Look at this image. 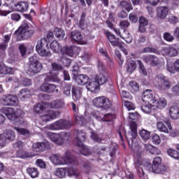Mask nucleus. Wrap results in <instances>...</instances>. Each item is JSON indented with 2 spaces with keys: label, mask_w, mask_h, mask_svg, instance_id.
I'll return each mask as SVG.
<instances>
[{
  "label": "nucleus",
  "mask_w": 179,
  "mask_h": 179,
  "mask_svg": "<svg viewBox=\"0 0 179 179\" xmlns=\"http://www.w3.org/2000/svg\"><path fill=\"white\" fill-rule=\"evenodd\" d=\"M31 29L29 26V24L24 21L22 25L15 31L16 36H18V40H23V38H29L34 34V29H36V24H33L31 25Z\"/></svg>",
  "instance_id": "obj_1"
},
{
  "label": "nucleus",
  "mask_w": 179,
  "mask_h": 179,
  "mask_svg": "<svg viewBox=\"0 0 179 179\" xmlns=\"http://www.w3.org/2000/svg\"><path fill=\"white\" fill-rule=\"evenodd\" d=\"M48 82H54L55 83H58V82H59V80L57 76L47 77L46 78H45L44 82L40 87V90H41V92L49 94L54 93V92L58 93L59 92V90L57 89V85L55 84H51Z\"/></svg>",
  "instance_id": "obj_2"
},
{
  "label": "nucleus",
  "mask_w": 179,
  "mask_h": 179,
  "mask_svg": "<svg viewBox=\"0 0 179 179\" xmlns=\"http://www.w3.org/2000/svg\"><path fill=\"white\" fill-rule=\"evenodd\" d=\"M36 51L40 57L44 58H50V57L52 55L48 47V42H47V39L45 38H41L40 41H37Z\"/></svg>",
  "instance_id": "obj_3"
},
{
  "label": "nucleus",
  "mask_w": 179,
  "mask_h": 179,
  "mask_svg": "<svg viewBox=\"0 0 179 179\" xmlns=\"http://www.w3.org/2000/svg\"><path fill=\"white\" fill-rule=\"evenodd\" d=\"M43 69V64L38 61L36 56H31L29 58L27 73L29 75H36L40 73Z\"/></svg>",
  "instance_id": "obj_4"
},
{
  "label": "nucleus",
  "mask_w": 179,
  "mask_h": 179,
  "mask_svg": "<svg viewBox=\"0 0 179 179\" xmlns=\"http://www.w3.org/2000/svg\"><path fill=\"white\" fill-rule=\"evenodd\" d=\"M47 136L52 141V142H54V143H56V145H62L64 143V141H68L69 140V136H71V134L63 132L61 134H57L51 132L47 133Z\"/></svg>",
  "instance_id": "obj_5"
},
{
  "label": "nucleus",
  "mask_w": 179,
  "mask_h": 179,
  "mask_svg": "<svg viewBox=\"0 0 179 179\" xmlns=\"http://www.w3.org/2000/svg\"><path fill=\"white\" fill-rule=\"evenodd\" d=\"M149 171H152L155 174H160L161 173H164L166 170V166L162 164V157H156L154 158L152 162V165H149Z\"/></svg>",
  "instance_id": "obj_6"
},
{
  "label": "nucleus",
  "mask_w": 179,
  "mask_h": 179,
  "mask_svg": "<svg viewBox=\"0 0 179 179\" xmlns=\"http://www.w3.org/2000/svg\"><path fill=\"white\" fill-rule=\"evenodd\" d=\"M92 103L97 108H104V110H108L113 106L110 100L106 96L96 97L93 99Z\"/></svg>",
  "instance_id": "obj_7"
},
{
  "label": "nucleus",
  "mask_w": 179,
  "mask_h": 179,
  "mask_svg": "<svg viewBox=\"0 0 179 179\" xmlns=\"http://www.w3.org/2000/svg\"><path fill=\"white\" fill-rule=\"evenodd\" d=\"M72 127V122L69 120H59L50 125V129L52 131H61L69 129Z\"/></svg>",
  "instance_id": "obj_8"
},
{
  "label": "nucleus",
  "mask_w": 179,
  "mask_h": 179,
  "mask_svg": "<svg viewBox=\"0 0 179 179\" xmlns=\"http://www.w3.org/2000/svg\"><path fill=\"white\" fill-rule=\"evenodd\" d=\"M130 130L131 131L127 134L126 138L129 145L134 146V142H135L138 136V126L136 125V122H130Z\"/></svg>",
  "instance_id": "obj_9"
},
{
  "label": "nucleus",
  "mask_w": 179,
  "mask_h": 179,
  "mask_svg": "<svg viewBox=\"0 0 179 179\" xmlns=\"http://www.w3.org/2000/svg\"><path fill=\"white\" fill-rule=\"evenodd\" d=\"M157 78L162 83L161 85H158V89H159L160 90H167L170 89V87H171L170 80L164 75L158 74L157 76Z\"/></svg>",
  "instance_id": "obj_10"
},
{
  "label": "nucleus",
  "mask_w": 179,
  "mask_h": 179,
  "mask_svg": "<svg viewBox=\"0 0 179 179\" xmlns=\"http://www.w3.org/2000/svg\"><path fill=\"white\" fill-rule=\"evenodd\" d=\"M46 113H48L40 116V119L43 122H48V121L55 120V118L59 117V111L58 110H50L48 109Z\"/></svg>",
  "instance_id": "obj_11"
},
{
  "label": "nucleus",
  "mask_w": 179,
  "mask_h": 179,
  "mask_svg": "<svg viewBox=\"0 0 179 179\" xmlns=\"http://www.w3.org/2000/svg\"><path fill=\"white\" fill-rule=\"evenodd\" d=\"M143 61L148 64V65H150V66H157L159 64H160V60L157 56L153 55H148L147 56H144L143 57Z\"/></svg>",
  "instance_id": "obj_12"
},
{
  "label": "nucleus",
  "mask_w": 179,
  "mask_h": 179,
  "mask_svg": "<svg viewBox=\"0 0 179 179\" xmlns=\"http://www.w3.org/2000/svg\"><path fill=\"white\" fill-rule=\"evenodd\" d=\"M142 100L145 103H150V104H155L156 103L155 95L150 90H147L143 93Z\"/></svg>",
  "instance_id": "obj_13"
},
{
  "label": "nucleus",
  "mask_w": 179,
  "mask_h": 179,
  "mask_svg": "<svg viewBox=\"0 0 179 179\" xmlns=\"http://www.w3.org/2000/svg\"><path fill=\"white\" fill-rule=\"evenodd\" d=\"M48 108H50V103H39L34 106V111L36 114H43L48 111Z\"/></svg>",
  "instance_id": "obj_14"
},
{
  "label": "nucleus",
  "mask_w": 179,
  "mask_h": 179,
  "mask_svg": "<svg viewBox=\"0 0 179 179\" xmlns=\"http://www.w3.org/2000/svg\"><path fill=\"white\" fill-rule=\"evenodd\" d=\"M71 37L73 41L78 43V44H87V42L83 40V36L79 31H73L71 33Z\"/></svg>",
  "instance_id": "obj_15"
},
{
  "label": "nucleus",
  "mask_w": 179,
  "mask_h": 179,
  "mask_svg": "<svg viewBox=\"0 0 179 179\" xmlns=\"http://www.w3.org/2000/svg\"><path fill=\"white\" fill-rule=\"evenodd\" d=\"M0 111L5 114L10 121H15V109L13 108L3 107L0 109Z\"/></svg>",
  "instance_id": "obj_16"
},
{
  "label": "nucleus",
  "mask_w": 179,
  "mask_h": 179,
  "mask_svg": "<svg viewBox=\"0 0 179 179\" xmlns=\"http://www.w3.org/2000/svg\"><path fill=\"white\" fill-rule=\"evenodd\" d=\"M48 148H50V143L48 142L36 143L32 145L34 152H44Z\"/></svg>",
  "instance_id": "obj_17"
},
{
  "label": "nucleus",
  "mask_w": 179,
  "mask_h": 179,
  "mask_svg": "<svg viewBox=\"0 0 179 179\" xmlns=\"http://www.w3.org/2000/svg\"><path fill=\"white\" fill-rule=\"evenodd\" d=\"M74 79L76 83L80 86H85V85H87L90 80L87 76L83 74L77 75Z\"/></svg>",
  "instance_id": "obj_18"
},
{
  "label": "nucleus",
  "mask_w": 179,
  "mask_h": 179,
  "mask_svg": "<svg viewBox=\"0 0 179 179\" xmlns=\"http://www.w3.org/2000/svg\"><path fill=\"white\" fill-rule=\"evenodd\" d=\"M169 15V8L166 6H160L157 8V16L159 19L164 20Z\"/></svg>",
  "instance_id": "obj_19"
},
{
  "label": "nucleus",
  "mask_w": 179,
  "mask_h": 179,
  "mask_svg": "<svg viewBox=\"0 0 179 179\" xmlns=\"http://www.w3.org/2000/svg\"><path fill=\"white\" fill-rule=\"evenodd\" d=\"M162 52L164 55H168V57H177L178 55V51L176 48L168 46L162 50Z\"/></svg>",
  "instance_id": "obj_20"
},
{
  "label": "nucleus",
  "mask_w": 179,
  "mask_h": 179,
  "mask_svg": "<svg viewBox=\"0 0 179 179\" xmlns=\"http://www.w3.org/2000/svg\"><path fill=\"white\" fill-rule=\"evenodd\" d=\"M50 162L55 164L56 166H62L65 164V161L62 160V157L57 154L52 155L49 157Z\"/></svg>",
  "instance_id": "obj_21"
},
{
  "label": "nucleus",
  "mask_w": 179,
  "mask_h": 179,
  "mask_svg": "<svg viewBox=\"0 0 179 179\" xmlns=\"http://www.w3.org/2000/svg\"><path fill=\"white\" fill-rule=\"evenodd\" d=\"M83 90L79 87H73L71 90L72 97L74 101H78L82 97Z\"/></svg>",
  "instance_id": "obj_22"
},
{
  "label": "nucleus",
  "mask_w": 179,
  "mask_h": 179,
  "mask_svg": "<svg viewBox=\"0 0 179 179\" xmlns=\"http://www.w3.org/2000/svg\"><path fill=\"white\" fill-rule=\"evenodd\" d=\"M86 87L87 90L90 92H92V93H97L99 92V84L94 80H89L88 83L86 85Z\"/></svg>",
  "instance_id": "obj_23"
},
{
  "label": "nucleus",
  "mask_w": 179,
  "mask_h": 179,
  "mask_svg": "<svg viewBox=\"0 0 179 179\" xmlns=\"http://www.w3.org/2000/svg\"><path fill=\"white\" fill-rule=\"evenodd\" d=\"M76 136L75 140L76 145H79V143H83L86 141V133L77 130L76 131Z\"/></svg>",
  "instance_id": "obj_24"
},
{
  "label": "nucleus",
  "mask_w": 179,
  "mask_h": 179,
  "mask_svg": "<svg viewBox=\"0 0 179 179\" xmlns=\"http://www.w3.org/2000/svg\"><path fill=\"white\" fill-rule=\"evenodd\" d=\"M107 37H108L110 44L113 47H120V48H121V47H122V44H121V42H120V41H118V39H117L115 36L111 34V33L108 32Z\"/></svg>",
  "instance_id": "obj_25"
},
{
  "label": "nucleus",
  "mask_w": 179,
  "mask_h": 179,
  "mask_svg": "<svg viewBox=\"0 0 179 179\" xmlns=\"http://www.w3.org/2000/svg\"><path fill=\"white\" fill-rule=\"evenodd\" d=\"M13 73H15V69L8 67L0 62V74L13 75Z\"/></svg>",
  "instance_id": "obj_26"
},
{
  "label": "nucleus",
  "mask_w": 179,
  "mask_h": 179,
  "mask_svg": "<svg viewBox=\"0 0 179 179\" xmlns=\"http://www.w3.org/2000/svg\"><path fill=\"white\" fill-rule=\"evenodd\" d=\"M64 107H65L64 99H57L49 103V108H64Z\"/></svg>",
  "instance_id": "obj_27"
},
{
  "label": "nucleus",
  "mask_w": 179,
  "mask_h": 179,
  "mask_svg": "<svg viewBox=\"0 0 179 179\" xmlns=\"http://www.w3.org/2000/svg\"><path fill=\"white\" fill-rule=\"evenodd\" d=\"M76 145L79 152L83 155V156H89V155H90V150H89L83 143H80Z\"/></svg>",
  "instance_id": "obj_28"
},
{
  "label": "nucleus",
  "mask_w": 179,
  "mask_h": 179,
  "mask_svg": "<svg viewBox=\"0 0 179 179\" xmlns=\"http://www.w3.org/2000/svg\"><path fill=\"white\" fill-rule=\"evenodd\" d=\"M3 134L5 135L8 142H13V141L16 139V134H15V131L10 129H6L3 132Z\"/></svg>",
  "instance_id": "obj_29"
},
{
  "label": "nucleus",
  "mask_w": 179,
  "mask_h": 179,
  "mask_svg": "<svg viewBox=\"0 0 179 179\" xmlns=\"http://www.w3.org/2000/svg\"><path fill=\"white\" fill-rule=\"evenodd\" d=\"M17 12H26L29 9V3L26 1H19L15 5Z\"/></svg>",
  "instance_id": "obj_30"
},
{
  "label": "nucleus",
  "mask_w": 179,
  "mask_h": 179,
  "mask_svg": "<svg viewBox=\"0 0 179 179\" xmlns=\"http://www.w3.org/2000/svg\"><path fill=\"white\" fill-rule=\"evenodd\" d=\"M169 114L172 120H178L179 118V108L177 106H171L169 108Z\"/></svg>",
  "instance_id": "obj_31"
},
{
  "label": "nucleus",
  "mask_w": 179,
  "mask_h": 179,
  "mask_svg": "<svg viewBox=\"0 0 179 179\" xmlns=\"http://www.w3.org/2000/svg\"><path fill=\"white\" fill-rule=\"evenodd\" d=\"M94 81L100 86L107 83V77H106L104 73H100L95 76Z\"/></svg>",
  "instance_id": "obj_32"
},
{
  "label": "nucleus",
  "mask_w": 179,
  "mask_h": 179,
  "mask_svg": "<svg viewBox=\"0 0 179 179\" xmlns=\"http://www.w3.org/2000/svg\"><path fill=\"white\" fill-rule=\"evenodd\" d=\"M30 96H31V92L28 89H22L19 94L18 96L21 100H26V99H30Z\"/></svg>",
  "instance_id": "obj_33"
},
{
  "label": "nucleus",
  "mask_w": 179,
  "mask_h": 179,
  "mask_svg": "<svg viewBox=\"0 0 179 179\" xmlns=\"http://www.w3.org/2000/svg\"><path fill=\"white\" fill-rule=\"evenodd\" d=\"M145 148L147 152H149L152 155H160V150L152 145L146 144L145 145Z\"/></svg>",
  "instance_id": "obj_34"
},
{
  "label": "nucleus",
  "mask_w": 179,
  "mask_h": 179,
  "mask_svg": "<svg viewBox=\"0 0 179 179\" xmlns=\"http://www.w3.org/2000/svg\"><path fill=\"white\" fill-rule=\"evenodd\" d=\"M165 124H166L169 131L170 136H172L173 138H176L178 135V130L174 129L171 130V123H170V120L169 119H165L164 120Z\"/></svg>",
  "instance_id": "obj_35"
},
{
  "label": "nucleus",
  "mask_w": 179,
  "mask_h": 179,
  "mask_svg": "<svg viewBox=\"0 0 179 179\" xmlns=\"http://www.w3.org/2000/svg\"><path fill=\"white\" fill-rule=\"evenodd\" d=\"M50 48L54 52H61V51H62V48L57 41H53L50 43Z\"/></svg>",
  "instance_id": "obj_36"
},
{
  "label": "nucleus",
  "mask_w": 179,
  "mask_h": 179,
  "mask_svg": "<svg viewBox=\"0 0 179 179\" xmlns=\"http://www.w3.org/2000/svg\"><path fill=\"white\" fill-rule=\"evenodd\" d=\"M153 103H146L141 106V110L145 114H150L152 113V107H154Z\"/></svg>",
  "instance_id": "obj_37"
},
{
  "label": "nucleus",
  "mask_w": 179,
  "mask_h": 179,
  "mask_svg": "<svg viewBox=\"0 0 179 179\" xmlns=\"http://www.w3.org/2000/svg\"><path fill=\"white\" fill-rule=\"evenodd\" d=\"M137 64H138V71L139 73L141 75H143V76H148V71L146 70V68L145 67V65L141 60H137Z\"/></svg>",
  "instance_id": "obj_38"
},
{
  "label": "nucleus",
  "mask_w": 179,
  "mask_h": 179,
  "mask_svg": "<svg viewBox=\"0 0 179 179\" xmlns=\"http://www.w3.org/2000/svg\"><path fill=\"white\" fill-rule=\"evenodd\" d=\"M135 69H136V62L134 60H130L127 62V72L129 73H132V72H134Z\"/></svg>",
  "instance_id": "obj_39"
},
{
  "label": "nucleus",
  "mask_w": 179,
  "mask_h": 179,
  "mask_svg": "<svg viewBox=\"0 0 179 179\" xmlns=\"http://www.w3.org/2000/svg\"><path fill=\"white\" fill-rule=\"evenodd\" d=\"M154 107H157V108H164L167 106V102L164 98L159 99V101H156L155 103H153Z\"/></svg>",
  "instance_id": "obj_40"
},
{
  "label": "nucleus",
  "mask_w": 179,
  "mask_h": 179,
  "mask_svg": "<svg viewBox=\"0 0 179 179\" xmlns=\"http://www.w3.org/2000/svg\"><path fill=\"white\" fill-rule=\"evenodd\" d=\"M27 172L31 178H37L38 177V170L37 168H28Z\"/></svg>",
  "instance_id": "obj_41"
},
{
  "label": "nucleus",
  "mask_w": 179,
  "mask_h": 179,
  "mask_svg": "<svg viewBox=\"0 0 179 179\" xmlns=\"http://www.w3.org/2000/svg\"><path fill=\"white\" fill-rule=\"evenodd\" d=\"M139 135L143 141H149L150 138V131L146 129H142L139 131Z\"/></svg>",
  "instance_id": "obj_42"
},
{
  "label": "nucleus",
  "mask_w": 179,
  "mask_h": 179,
  "mask_svg": "<svg viewBox=\"0 0 179 179\" xmlns=\"http://www.w3.org/2000/svg\"><path fill=\"white\" fill-rule=\"evenodd\" d=\"M55 175H56L57 177H59V178H64V177L66 176V169L60 168L56 169Z\"/></svg>",
  "instance_id": "obj_43"
},
{
  "label": "nucleus",
  "mask_w": 179,
  "mask_h": 179,
  "mask_svg": "<svg viewBox=\"0 0 179 179\" xmlns=\"http://www.w3.org/2000/svg\"><path fill=\"white\" fill-rule=\"evenodd\" d=\"M167 153L169 156L173 157L175 160H179V152L177 150L169 148L167 150Z\"/></svg>",
  "instance_id": "obj_44"
},
{
  "label": "nucleus",
  "mask_w": 179,
  "mask_h": 179,
  "mask_svg": "<svg viewBox=\"0 0 179 179\" xmlns=\"http://www.w3.org/2000/svg\"><path fill=\"white\" fill-rule=\"evenodd\" d=\"M76 50H78V47L76 46H69L66 48L65 53L66 55H69V57H73Z\"/></svg>",
  "instance_id": "obj_45"
},
{
  "label": "nucleus",
  "mask_w": 179,
  "mask_h": 179,
  "mask_svg": "<svg viewBox=\"0 0 179 179\" xmlns=\"http://www.w3.org/2000/svg\"><path fill=\"white\" fill-rule=\"evenodd\" d=\"M122 38L127 43V44H131L132 43V36L128 31H124L122 35Z\"/></svg>",
  "instance_id": "obj_46"
},
{
  "label": "nucleus",
  "mask_w": 179,
  "mask_h": 179,
  "mask_svg": "<svg viewBox=\"0 0 179 179\" xmlns=\"http://www.w3.org/2000/svg\"><path fill=\"white\" fill-rule=\"evenodd\" d=\"M8 98L10 101V106H17L19 99L16 95L8 94Z\"/></svg>",
  "instance_id": "obj_47"
},
{
  "label": "nucleus",
  "mask_w": 179,
  "mask_h": 179,
  "mask_svg": "<svg viewBox=\"0 0 179 179\" xmlns=\"http://www.w3.org/2000/svg\"><path fill=\"white\" fill-rule=\"evenodd\" d=\"M10 40V36L9 35L4 36L3 43H0V50H6V48L8 47V43H9Z\"/></svg>",
  "instance_id": "obj_48"
},
{
  "label": "nucleus",
  "mask_w": 179,
  "mask_h": 179,
  "mask_svg": "<svg viewBox=\"0 0 179 179\" xmlns=\"http://www.w3.org/2000/svg\"><path fill=\"white\" fill-rule=\"evenodd\" d=\"M10 101H9V94H4L0 99V103L1 104H2V106H10Z\"/></svg>",
  "instance_id": "obj_49"
},
{
  "label": "nucleus",
  "mask_w": 179,
  "mask_h": 179,
  "mask_svg": "<svg viewBox=\"0 0 179 179\" xmlns=\"http://www.w3.org/2000/svg\"><path fill=\"white\" fill-rule=\"evenodd\" d=\"M55 36L57 37V38H64V37H65V31L60 28H55Z\"/></svg>",
  "instance_id": "obj_50"
},
{
  "label": "nucleus",
  "mask_w": 179,
  "mask_h": 179,
  "mask_svg": "<svg viewBox=\"0 0 179 179\" xmlns=\"http://www.w3.org/2000/svg\"><path fill=\"white\" fill-rule=\"evenodd\" d=\"M72 85L71 84H66L65 86L63 87V94L66 97H69L71 96V89Z\"/></svg>",
  "instance_id": "obj_51"
},
{
  "label": "nucleus",
  "mask_w": 179,
  "mask_h": 179,
  "mask_svg": "<svg viewBox=\"0 0 179 179\" xmlns=\"http://www.w3.org/2000/svg\"><path fill=\"white\" fill-rule=\"evenodd\" d=\"M66 169V173H68V176L69 177H72L73 176H76V177H78V176H79V172L76 170V169L71 167Z\"/></svg>",
  "instance_id": "obj_52"
},
{
  "label": "nucleus",
  "mask_w": 179,
  "mask_h": 179,
  "mask_svg": "<svg viewBox=\"0 0 179 179\" xmlns=\"http://www.w3.org/2000/svg\"><path fill=\"white\" fill-rule=\"evenodd\" d=\"M120 5L121 6H122V8H124V9H126L127 12H129V10H132V9H134L132 5H131V3L127 1H122L120 3Z\"/></svg>",
  "instance_id": "obj_53"
},
{
  "label": "nucleus",
  "mask_w": 179,
  "mask_h": 179,
  "mask_svg": "<svg viewBox=\"0 0 179 179\" xmlns=\"http://www.w3.org/2000/svg\"><path fill=\"white\" fill-rule=\"evenodd\" d=\"M157 129H159L161 132H165L167 133L169 132V129H167V127L163 122H159L157 123Z\"/></svg>",
  "instance_id": "obj_54"
},
{
  "label": "nucleus",
  "mask_w": 179,
  "mask_h": 179,
  "mask_svg": "<svg viewBox=\"0 0 179 179\" xmlns=\"http://www.w3.org/2000/svg\"><path fill=\"white\" fill-rule=\"evenodd\" d=\"M62 157V160L64 161V164L72 162V160L71 159V152H66L64 156Z\"/></svg>",
  "instance_id": "obj_55"
},
{
  "label": "nucleus",
  "mask_w": 179,
  "mask_h": 179,
  "mask_svg": "<svg viewBox=\"0 0 179 179\" xmlns=\"http://www.w3.org/2000/svg\"><path fill=\"white\" fill-rule=\"evenodd\" d=\"M52 69L55 72H59V71H62V69H64V67L61 64L52 63Z\"/></svg>",
  "instance_id": "obj_56"
},
{
  "label": "nucleus",
  "mask_w": 179,
  "mask_h": 179,
  "mask_svg": "<svg viewBox=\"0 0 179 179\" xmlns=\"http://www.w3.org/2000/svg\"><path fill=\"white\" fill-rule=\"evenodd\" d=\"M8 142L9 141L6 138V136L3 133L0 134V146H5Z\"/></svg>",
  "instance_id": "obj_57"
},
{
  "label": "nucleus",
  "mask_w": 179,
  "mask_h": 179,
  "mask_svg": "<svg viewBox=\"0 0 179 179\" xmlns=\"http://www.w3.org/2000/svg\"><path fill=\"white\" fill-rule=\"evenodd\" d=\"M14 129L17 131V132L20 134V135H28L29 134V131L26 129L15 127Z\"/></svg>",
  "instance_id": "obj_58"
},
{
  "label": "nucleus",
  "mask_w": 179,
  "mask_h": 179,
  "mask_svg": "<svg viewBox=\"0 0 179 179\" xmlns=\"http://www.w3.org/2000/svg\"><path fill=\"white\" fill-rule=\"evenodd\" d=\"M166 69L168 72H170V73H176V72H177V69H176V66L174 64H168L166 66Z\"/></svg>",
  "instance_id": "obj_59"
},
{
  "label": "nucleus",
  "mask_w": 179,
  "mask_h": 179,
  "mask_svg": "<svg viewBox=\"0 0 179 179\" xmlns=\"http://www.w3.org/2000/svg\"><path fill=\"white\" fill-rule=\"evenodd\" d=\"M164 38L166 41L171 42L174 40V36L169 32H165L164 34Z\"/></svg>",
  "instance_id": "obj_60"
},
{
  "label": "nucleus",
  "mask_w": 179,
  "mask_h": 179,
  "mask_svg": "<svg viewBox=\"0 0 179 179\" xmlns=\"http://www.w3.org/2000/svg\"><path fill=\"white\" fill-rule=\"evenodd\" d=\"M124 107L131 111V110H135V105L130 101H126L124 103Z\"/></svg>",
  "instance_id": "obj_61"
},
{
  "label": "nucleus",
  "mask_w": 179,
  "mask_h": 179,
  "mask_svg": "<svg viewBox=\"0 0 179 179\" xmlns=\"http://www.w3.org/2000/svg\"><path fill=\"white\" fill-rule=\"evenodd\" d=\"M36 164L41 169H45V167H47L45 162L41 159H37L36 161Z\"/></svg>",
  "instance_id": "obj_62"
},
{
  "label": "nucleus",
  "mask_w": 179,
  "mask_h": 179,
  "mask_svg": "<svg viewBox=\"0 0 179 179\" xmlns=\"http://www.w3.org/2000/svg\"><path fill=\"white\" fill-rule=\"evenodd\" d=\"M129 19L131 23H136V22H138V16L135 13H130Z\"/></svg>",
  "instance_id": "obj_63"
},
{
  "label": "nucleus",
  "mask_w": 179,
  "mask_h": 179,
  "mask_svg": "<svg viewBox=\"0 0 179 179\" xmlns=\"http://www.w3.org/2000/svg\"><path fill=\"white\" fill-rule=\"evenodd\" d=\"M97 66L99 72H100V73H104V72L106 71V66H104V64L99 62Z\"/></svg>",
  "instance_id": "obj_64"
}]
</instances>
